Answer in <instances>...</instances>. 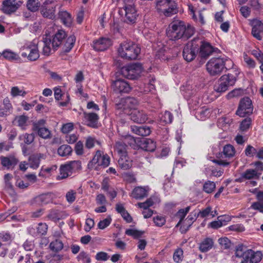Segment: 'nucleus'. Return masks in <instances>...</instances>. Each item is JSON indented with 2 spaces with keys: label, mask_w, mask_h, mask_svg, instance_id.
Returning a JSON list of instances; mask_svg holds the SVG:
<instances>
[{
  "label": "nucleus",
  "mask_w": 263,
  "mask_h": 263,
  "mask_svg": "<svg viewBox=\"0 0 263 263\" xmlns=\"http://www.w3.org/2000/svg\"><path fill=\"white\" fill-rule=\"evenodd\" d=\"M194 32L195 29L193 26L180 21L172 22L166 31L167 37L172 41L179 39L186 40L190 38Z\"/></svg>",
  "instance_id": "f257e3e1"
},
{
  "label": "nucleus",
  "mask_w": 263,
  "mask_h": 263,
  "mask_svg": "<svg viewBox=\"0 0 263 263\" xmlns=\"http://www.w3.org/2000/svg\"><path fill=\"white\" fill-rule=\"evenodd\" d=\"M233 65L231 60L228 58H212L206 63V69L211 76L220 74L224 68H230Z\"/></svg>",
  "instance_id": "f03ea898"
},
{
  "label": "nucleus",
  "mask_w": 263,
  "mask_h": 263,
  "mask_svg": "<svg viewBox=\"0 0 263 263\" xmlns=\"http://www.w3.org/2000/svg\"><path fill=\"white\" fill-rule=\"evenodd\" d=\"M141 49L137 44L132 41H124L120 44L118 49L119 55L123 59L136 60L140 53Z\"/></svg>",
  "instance_id": "7ed1b4c3"
},
{
  "label": "nucleus",
  "mask_w": 263,
  "mask_h": 263,
  "mask_svg": "<svg viewBox=\"0 0 263 263\" xmlns=\"http://www.w3.org/2000/svg\"><path fill=\"white\" fill-rule=\"evenodd\" d=\"M239 73L238 70H234L233 73L223 75L218 80L217 84L215 85L214 90L218 92H225L229 86L235 84Z\"/></svg>",
  "instance_id": "20e7f679"
},
{
  "label": "nucleus",
  "mask_w": 263,
  "mask_h": 263,
  "mask_svg": "<svg viewBox=\"0 0 263 263\" xmlns=\"http://www.w3.org/2000/svg\"><path fill=\"white\" fill-rule=\"evenodd\" d=\"M156 9L159 13L166 17L171 16L178 12L174 0H156Z\"/></svg>",
  "instance_id": "39448f33"
},
{
  "label": "nucleus",
  "mask_w": 263,
  "mask_h": 263,
  "mask_svg": "<svg viewBox=\"0 0 263 263\" xmlns=\"http://www.w3.org/2000/svg\"><path fill=\"white\" fill-rule=\"evenodd\" d=\"M143 68L140 63H133L122 67L119 73L124 77L130 80L138 79L142 71Z\"/></svg>",
  "instance_id": "423d86ee"
},
{
  "label": "nucleus",
  "mask_w": 263,
  "mask_h": 263,
  "mask_svg": "<svg viewBox=\"0 0 263 263\" xmlns=\"http://www.w3.org/2000/svg\"><path fill=\"white\" fill-rule=\"evenodd\" d=\"M21 55L30 61H35L37 60L40 57L37 42L33 40L24 46L22 48Z\"/></svg>",
  "instance_id": "0eeeda50"
},
{
  "label": "nucleus",
  "mask_w": 263,
  "mask_h": 263,
  "mask_svg": "<svg viewBox=\"0 0 263 263\" xmlns=\"http://www.w3.org/2000/svg\"><path fill=\"white\" fill-rule=\"evenodd\" d=\"M81 168V162L80 161H71L68 163L62 165L60 168V174L57 179L60 180L65 179L70 176L73 172L78 171Z\"/></svg>",
  "instance_id": "6e6552de"
},
{
  "label": "nucleus",
  "mask_w": 263,
  "mask_h": 263,
  "mask_svg": "<svg viewBox=\"0 0 263 263\" xmlns=\"http://www.w3.org/2000/svg\"><path fill=\"white\" fill-rule=\"evenodd\" d=\"M260 177L259 174L257 173L253 168H249L241 174L238 180L239 182L246 181V184L251 186H255L257 184V181L259 179Z\"/></svg>",
  "instance_id": "1a4fd4ad"
},
{
  "label": "nucleus",
  "mask_w": 263,
  "mask_h": 263,
  "mask_svg": "<svg viewBox=\"0 0 263 263\" xmlns=\"http://www.w3.org/2000/svg\"><path fill=\"white\" fill-rule=\"evenodd\" d=\"M57 6V2L55 0H45L41 6V13L44 17L53 19Z\"/></svg>",
  "instance_id": "9d476101"
},
{
  "label": "nucleus",
  "mask_w": 263,
  "mask_h": 263,
  "mask_svg": "<svg viewBox=\"0 0 263 263\" xmlns=\"http://www.w3.org/2000/svg\"><path fill=\"white\" fill-rule=\"evenodd\" d=\"M138 102L134 98L127 97L122 98L120 102L117 104V108L119 110H122L124 114L128 115L130 109H135L137 106Z\"/></svg>",
  "instance_id": "9b49d317"
},
{
  "label": "nucleus",
  "mask_w": 263,
  "mask_h": 263,
  "mask_svg": "<svg viewBox=\"0 0 263 263\" xmlns=\"http://www.w3.org/2000/svg\"><path fill=\"white\" fill-rule=\"evenodd\" d=\"M111 87L115 93L118 94L128 93L132 89L126 81L120 78L112 81Z\"/></svg>",
  "instance_id": "f8f14e48"
},
{
  "label": "nucleus",
  "mask_w": 263,
  "mask_h": 263,
  "mask_svg": "<svg viewBox=\"0 0 263 263\" xmlns=\"http://www.w3.org/2000/svg\"><path fill=\"white\" fill-rule=\"evenodd\" d=\"M253 112V106L251 100L248 97L241 99L239 102L238 108L236 112L238 116L243 117Z\"/></svg>",
  "instance_id": "ddd939ff"
},
{
  "label": "nucleus",
  "mask_w": 263,
  "mask_h": 263,
  "mask_svg": "<svg viewBox=\"0 0 263 263\" xmlns=\"http://www.w3.org/2000/svg\"><path fill=\"white\" fill-rule=\"evenodd\" d=\"M22 2L16 0H5L2 5V11L6 14L14 13L21 6Z\"/></svg>",
  "instance_id": "4468645a"
},
{
  "label": "nucleus",
  "mask_w": 263,
  "mask_h": 263,
  "mask_svg": "<svg viewBox=\"0 0 263 263\" xmlns=\"http://www.w3.org/2000/svg\"><path fill=\"white\" fill-rule=\"evenodd\" d=\"M112 44L111 40L107 37H101L93 41L92 47L98 51H103L108 49Z\"/></svg>",
  "instance_id": "2eb2a0df"
},
{
  "label": "nucleus",
  "mask_w": 263,
  "mask_h": 263,
  "mask_svg": "<svg viewBox=\"0 0 263 263\" xmlns=\"http://www.w3.org/2000/svg\"><path fill=\"white\" fill-rule=\"evenodd\" d=\"M198 48L194 46L193 43L186 45L183 50V57L187 62H191L196 57Z\"/></svg>",
  "instance_id": "dca6fc26"
},
{
  "label": "nucleus",
  "mask_w": 263,
  "mask_h": 263,
  "mask_svg": "<svg viewBox=\"0 0 263 263\" xmlns=\"http://www.w3.org/2000/svg\"><path fill=\"white\" fill-rule=\"evenodd\" d=\"M99 119V116L96 113L86 112L83 113V121L84 124L89 127L97 128L98 127Z\"/></svg>",
  "instance_id": "f3484780"
},
{
  "label": "nucleus",
  "mask_w": 263,
  "mask_h": 263,
  "mask_svg": "<svg viewBox=\"0 0 263 263\" xmlns=\"http://www.w3.org/2000/svg\"><path fill=\"white\" fill-rule=\"evenodd\" d=\"M130 116L132 120L138 123H143L147 120V116L143 110L134 109L130 113Z\"/></svg>",
  "instance_id": "a211bd4d"
},
{
  "label": "nucleus",
  "mask_w": 263,
  "mask_h": 263,
  "mask_svg": "<svg viewBox=\"0 0 263 263\" xmlns=\"http://www.w3.org/2000/svg\"><path fill=\"white\" fill-rule=\"evenodd\" d=\"M66 36V32L63 30H59L53 36L51 40L52 47L56 50L62 45L63 40Z\"/></svg>",
  "instance_id": "6ab92c4d"
},
{
  "label": "nucleus",
  "mask_w": 263,
  "mask_h": 263,
  "mask_svg": "<svg viewBox=\"0 0 263 263\" xmlns=\"http://www.w3.org/2000/svg\"><path fill=\"white\" fill-rule=\"evenodd\" d=\"M124 10L125 16V21L128 24L135 23L138 16L135 8H124Z\"/></svg>",
  "instance_id": "aec40b11"
},
{
  "label": "nucleus",
  "mask_w": 263,
  "mask_h": 263,
  "mask_svg": "<svg viewBox=\"0 0 263 263\" xmlns=\"http://www.w3.org/2000/svg\"><path fill=\"white\" fill-rule=\"evenodd\" d=\"M263 32V23L260 21L255 20L253 21V28L252 30V34L254 37L258 40L262 39L260 33Z\"/></svg>",
  "instance_id": "412c9836"
},
{
  "label": "nucleus",
  "mask_w": 263,
  "mask_h": 263,
  "mask_svg": "<svg viewBox=\"0 0 263 263\" xmlns=\"http://www.w3.org/2000/svg\"><path fill=\"white\" fill-rule=\"evenodd\" d=\"M13 123L15 125L19 126L22 129L26 130L29 125L30 121L29 117L25 115L16 116L14 119Z\"/></svg>",
  "instance_id": "4be33fe9"
},
{
  "label": "nucleus",
  "mask_w": 263,
  "mask_h": 263,
  "mask_svg": "<svg viewBox=\"0 0 263 263\" xmlns=\"http://www.w3.org/2000/svg\"><path fill=\"white\" fill-rule=\"evenodd\" d=\"M118 162V166L123 170L130 168L133 165V160L128 155L120 156Z\"/></svg>",
  "instance_id": "5701e85b"
},
{
  "label": "nucleus",
  "mask_w": 263,
  "mask_h": 263,
  "mask_svg": "<svg viewBox=\"0 0 263 263\" xmlns=\"http://www.w3.org/2000/svg\"><path fill=\"white\" fill-rule=\"evenodd\" d=\"M102 154V152L101 151L98 150L96 152L92 159L88 163L87 166L89 170H98L99 169V167L101 166L100 165V159Z\"/></svg>",
  "instance_id": "b1692460"
},
{
  "label": "nucleus",
  "mask_w": 263,
  "mask_h": 263,
  "mask_svg": "<svg viewBox=\"0 0 263 263\" xmlns=\"http://www.w3.org/2000/svg\"><path fill=\"white\" fill-rule=\"evenodd\" d=\"M248 254V257L246 261L250 263H258L262 258V253L260 251L254 252L251 249H249Z\"/></svg>",
  "instance_id": "393cba45"
},
{
  "label": "nucleus",
  "mask_w": 263,
  "mask_h": 263,
  "mask_svg": "<svg viewBox=\"0 0 263 263\" xmlns=\"http://www.w3.org/2000/svg\"><path fill=\"white\" fill-rule=\"evenodd\" d=\"M53 199V194L51 193H48L36 197L35 201L39 204L44 205L51 202Z\"/></svg>",
  "instance_id": "a878e982"
},
{
  "label": "nucleus",
  "mask_w": 263,
  "mask_h": 263,
  "mask_svg": "<svg viewBox=\"0 0 263 263\" xmlns=\"http://www.w3.org/2000/svg\"><path fill=\"white\" fill-rule=\"evenodd\" d=\"M249 251V249L243 245H239L237 246L235 249V255L233 256L238 258H242L243 260H246L247 257H248V253Z\"/></svg>",
  "instance_id": "bb28decb"
},
{
  "label": "nucleus",
  "mask_w": 263,
  "mask_h": 263,
  "mask_svg": "<svg viewBox=\"0 0 263 263\" xmlns=\"http://www.w3.org/2000/svg\"><path fill=\"white\" fill-rule=\"evenodd\" d=\"M132 131L139 136H147L151 133V128L146 126H131Z\"/></svg>",
  "instance_id": "cd10ccee"
},
{
  "label": "nucleus",
  "mask_w": 263,
  "mask_h": 263,
  "mask_svg": "<svg viewBox=\"0 0 263 263\" xmlns=\"http://www.w3.org/2000/svg\"><path fill=\"white\" fill-rule=\"evenodd\" d=\"M148 195V190L145 187L138 186L135 187L132 193V196L137 199H141Z\"/></svg>",
  "instance_id": "c85d7f7f"
},
{
  "label": "nucleus",
  "mask_w": 263,
  "mask_h": 263,
  "mask_svg": "<svg viewBox=\"0 0 263 263\" xmlns=\"http://www.w3.org/2000/svg\"><path fill=\"white\" fill-rule=\"evenodd\" d=\"M198 215L196 213H191L185 219V221L183 225L181 227L180 229L182 233H185L193 223L194 221L197 219Z\"/></svg>",
  "instance_id": "c756f323"
},
{
  "label": "nucleus",
  "mask_w": 263,
  "mask_h": 263,
  "mask_svg": "<svg viewBox=\"0 0 263 263\" xmlns=\"http://www.w3.org/2000/svg\"><path fill=\"white\" fill-rule=\"evenodd\" d=\"M213 52L212 46L207 42H202L200 48V54L202 58L209 57Z\"/></svg>",
  "instance_id": "7c9ffc66"
},
{
  "label": "nucleus",
  "mask_w": 263,
  "mask_h": 263,
  "mask_svg": "<svg viewBox=\"0 0 263 263\" xmlns=\"http://www.w3.org/2000/svg\"><path fill=\"white\" fill-rule=\"evenodd\" d=\"M141 147L145 151L153 152L156 147L155 142L151 139H145L141 142Z\"/></svg>",
  "instance_id": "2f4dec72"
},
{
  "label": "nucleus",
  "mask_w": 263,
  "mask_h": 263,
  "mask_svg": "<svg viewBox=\"0 0 263 263\" xmlns=\"http://www.w3.org/2000/svg\"><path fill=\"white\" fill-rule=\"evenodd\" d=\"M76 42V37L74 35H70L67 38L66 42L63 45L62 52H69L73 48Z\"/></svg>",
  "instance_id": "473e14b6"
},
{
  "label": "nucleus",
  "mask_w": 263,
  "mask_h": 263,
  "mask_svg": "<svg viewBox=\"0 0 263 263\" xmlns=\"http://www.w3.org/2000/svg\"><path fill=\"white\" fill-rule=\"evenodd\" d=\"M114 148L119 157L127 155V146L123 141L116 142Z\"/></svg>",
  "instance_id": "72a5a7b5"
},
{
  "label": "nucleus",
  "mask_w": 263,
  "mask_h": 263,
  "mask_svg": "<svg viewBox=\"0 0 263 263\" xmlns=\"http://www.w3.org/2000/svg\"><path fill=\"white\" fill-rule=\"evenodd\" d=\"M59 16L62 23L66 26H70L72 22L71 14L66 11H60Z\"/></svg>",
  "instance_id": "f704fd0d"
},
{
  "label": "nucleus",
  "mask_w": 263,
  "mask_h": 263,
  "mask_svg": "<svg viewBox=\"0 0 263 263\" xmlns=\"http://www.w3.org/2000/svg\"><path fill=\"white\" fill-rule=\"evenodd\" d=\"M211 109L206 107H203L197 109L195 116L197 119L204 120L210 116Z\"/></svg>",
  "instance_id": "c9c22d12"
},
{
  "label": "nucleus",
  "mask_w": 263,
  "mask_h": 263,
  "mask_svg": "<svg viewBox=\"0 0 263 263\" xmlns=\"http://www.w3.org/2000/svg\"><path fill=\"white\" fill-rule=\"evenodd\" d=\"M213 243V241L211 238H206L200 243L199 250L202 252H206L212 249Z\"/></svg>",
  "instance_id": "e433bc0d"
},
{
  "label": "nucleus",
  "mask_w": 263,
  "mask_h": 263,
  "mask_svg": "<svg viewBox=\"0 0 263 263\" xmlns=\"http://www.w3.org/2000/svg\"><path fill=\"white\" fill-rule=\"evenodd\" d=\"M0 159L2 165L7 168L16 165L18 162L17 160L13 157H1Z\"/></svg>",
  "instance_id": "4c0bfd02"
},
{
  "label": "nucleus",
  "mask_w": 263,
  "mask_h": 263,
  "mask_svg": "<svg viewBox=\"0 0 263 263\" xmlns=\"http://www.w3.org/2000/svg\"><path fill=\"white\" fill-rule=\"evenodd\" d=\"M64 248V244L59 239H55L51 241L49 244L50 249L53 252L58 253L61 251Z\"/></svg>",
  "instance_id": "58836bf2"
},
{
  "label": "nucleus",
  "mask_w": 263,
  "mask_h": 263,
  "mask_svg": "<svg viewBox=\"0 0 263 263\" xmlns=\"http://www.w3.org/2000/svg\"><path fill=\"white\" fill-rule=\"evenodd\" d=\"M72 148L68 145H62L58 149V154L61 157H66L71 154Z\"/></svg>",
  "instance_id": "ea45409f"
},
{
  "label": "nucleus",
  "mask_w": 263,
  "mask_h": 263,
  "mask_svg": "<svg viewBox=\"0 0 263 263\" xmlns=\"http://www.w3.org/2000/svg\"><path fill=\"white\" fill-rule=\"evenodd\" d=\"M222 154L226 158H232L235 154V149L233 145L230 144H227L223 147Z\"/></svg>",
  "instance_id": "a19ab883"
},
{
  "label": "nucleus",
  "mask_w": 263,
  "mask_h": 263,
  "mask_svg": "<svg viewBox=\"0 0 263 263\" xmlns=\"http://www.w3.org/2000/svg\"><path fill=\"white\" fill-rule=\"evenodd\" d=\"M19 140L25 144H31L34 140V134L33 133H25L21 135L18 137Z\"/></svg>",
  "instance_id": "79ce46f5"
},
{
  "label": "nucleus",
  "mask_w": 263,
  "mask_h": 263,
  "mask_svg": "<svg viewBox=\"0 0 263 263\" xmlns=\"http://www.w3.org/2000/svg\"><path fill=\"white\" fill-rule=\"evenodd\" d=\"M2 55L6 59L10 61L18 60L20 59L17 53L8 49L4 50L2 53Z\"/></svg>",
  "instance_id": "37998d69"
},
{
  "label": "nucleus",
  "mask_w": 263,
  "mask_h": 263,
  "mask_svg": "<svg viewBox=\"0 0 263 263\" xmlns=\"http://www.w3.org/2000/svg\"><path fill=\"white\" fill-rule=\"evenodd\" d=\"M43 46L42 53L44 55H49L51 53V40L47 37L43 39Z\"/></svg>",
  "instance_id": "c03bdc74"
},
{
  "label": "nucleus",
  "mask_w": 263,
  "mask_h": 263,
  "mask_svg": "<svg viewBox=\"0 0 263 263\" xmlns=\"http://www.w3.org/2000/svg\"><path fill=\"white\" fill-rule=\"evenodd\" d=\"M40 137L44 139H49L52 137L51 131L46 127H43L35 130Z\"/></svg>",
  "instance_id": "a18cd8bd"
},
{
  "label": "nucleus",
  "mask_w": 263,
  "mask_h": 263,
  "mask_svg": "<svg viewBox=\"0 0 263 263\" xmlns=\"http://www.w3.org/2000/svg\"><path fill=\"white\" fill-rule=\"evenodd\" d=\"M28 160L29 165L30 167L33 169H36L39 167L40 163V159L37 156H30Z\"/></svg>",
  "instance_id": "49530a36"
},
{
  "label": "nucleus",
  "mask_w": 263,
  "mask_h": 263,
  "mask_svg": "<svg viewBox=\"0 0 263 263\" xmlns=\"http://www.w3.org/2000/svg\"><path fill=\"white\" fill-rule=\"evenodd\" d=\"M216 187L215 183L211 181L205 182L203 185V190L206 193L210 194L212 193Z\"/></svg>",
  "instance_id": "de8ad7c7"
},
{
  "label": "nucleus",
  "mask_w": 263,
  "mask_h": 263,
  "mask_svg": "<svg viewBox=\"0 0 263 263\" xmlns=\"http://www.w3.org/2000/svg\"><path fill=\"white\" fill-rule=\"evenodd\" d=\"M252 120L250 118H246L243 119L240 124L239 129L241 132H246L250 127Z\"/></svg>",
  "instance_id": "09e8293b"
},
{
  "label": "nucleus",
  "mask_w": 263,
  "mask_h": 263,
  "mask_svg": "<svg viewBox=\"0 0 263 263\" xmlns=\"http://www.w3.org/2000/svg\"><path fill=\"white\" fill-rule=\"evenodd\" d=\"M10 93L13 97L17 96L24 97L27 94V92L23 89H20L17 86H14L11 88Z\"/></svg>",
  "instance_id": "8fccbe9b"
},
{
  "label": "nucleus",
  "mask_w": 263,
  "mask_h": 263,
  "mask_svg": "<svg viewBox=\"0 0 263 263\" xmlns=\"http://www.w3.org/2000/svg\"><path fill=\"white\" fill-rule=\"evenodd\" d=\"M40 6L38 0H28L27 7L29 10L31 11H36Z\"/></svg>",
  "instance_id": "3c124183"
},
{
  "label": "nucleus",
  "mask_w": 263,
  "mask_h": 263,
  "mask_svg": "<svg viewBox=\"0 0 263 263\" xmlns=\"http://www.w3.org/2000/svg\"><path fill=\"white\" fill-rule=\"evenodd\" d=\"M190 210V206H187L185 209L180 210L177 213L176 216L180 218V220L177 224L176 227H178L181 223L183 218L186 216V214L189 212Z\"/></svg>",
  "instance_id": "603ef678"
},
{
  "label": "nucleus",
  "mask_w": 263,
  "mask_h": 263,
  "mask_svg": "<svg viewBox=\"0 0 263 263\" xmlns=\"http://www.w3.org/2000/svg\"><path fill=\"white\" fill-rule=\"evenodd\" d=\"M173 118L172 114L170 112L166 111L160 117V121L164 124L171 123L173 121Z\"/></svg>",
  "instance_id": "864d4df0"
},
{
  "label": "nucleus",
  "mask_w": 263,
  "mask_h": 263,
  "mask_svg": "<svg viewBox=\"0 0 263 263\" xmlns=\"http://www.w3.org/2000/svg\"><path fill=\"white\" fill-rule=\"evenodd\" d=\"M153 221L157 227H162L166 222L165 217L162 215H157L153 217Z\"/></svg>",
  "instance_id": "5fc2aeb1"
},
{
  "label": "nucleus",
  "mask_w": 263,
  "mask_h": 263,
  "mask_svg": "<svg viewBox=\"0 0 263 263\" xmlns=\"http://www.w3.org/2000/svg\"><path fill=\"white\" fill-rule=\"evenodd\" d=\"M183 258V251L180 248L175 250L173 254V259L176 262H179Z\"/></svg>",
  "instance_id": "6e6d98bb"
},
{
  "label": "nucleus",
  "mask_w": 263,
  "mask_h": 263,
  "mask_svg": "<svg viewBox=\"0 0 263 263\" xmlns=\"http://www.w3.org/2000/svg\"><path fill=\"white\" fill-rule=\"evenodd\" d=\"M125 234L128 236H133L134 238H138L141 237L143 233L134 229H127Z\"/></svg>",
  "instance_id": "4d7b16f0"
},
{
  "label": "nucleus",
  "mask_w": 263,
  "mask_h": 263,
  "mask_svg": "<svg viewBox=\"0 0 263 263\" xmlns=\"http://www.w3.org/2000/svg\"><path fill=\"white\" fill-rule=\"evenodd\" d=\"M48 229L47 225L45 223H40L36 228L37 233L39 235H45Z\"/></svg>",
  "instance_id": "13d9d810"
},
{
  "label": "nucleus",
  "mask_w": 263,
  "mask_h": 263,
  "mask_svg": "<svg viewBox=\"0 0 263 263\" xmlns=\"http://www.w3.org/2000/svg\"><path fill=\"white\" fill-rule=\"evenodd\" d=\"M218 242L221 247L224 249H228L231 247V241L227 237L220 238L218 239Z\"/></svg>",
  "instance_id": "bf43d9fd"
},
{
  "label": "nucleus",
  "mask_w": 263,
  "mask_h": 263,
  "mask_svg": "<svg viewBox=\"0 0 263 263\" xmlns=\"http://www.w3.org/2000/svg\"><path fill=\"white\" fill-rule=\"evenodd\" d=\"M78 258L84 263H90L91 262V259L89 255L84 251L81 252L78 256Z\"/></svg>",
  "instance_id": "052dcab7"
},
{
  "label": "nucleus",
  "mask_w": 263,
  "mask_h": 263,
  "mask_svg": "<svg viewBox=\"0 0 263 263\" xmlns=\"http://www.w3.org/2000/svg\"><path fill=\"white\" fill-rule=\"evenodd\" d=\"M111 221V218L110 217H108L99 222L98 224V228L103 230L108 227L110 224Z\"/></svg>",
  "instance_id": "680f3d73"
},
{
  "label": "nucleus",
  "mask_w": 263,
  "mask_h": 263,
  "mask_svg": "<svg viewBox=\"0 0 263 263\" xmlns=\"http://www.w3.org/2000/svg\"><path fill=\"white\" fill-rule=\"evenodd\" d=\"M100 159H101V162H100L101 166L106 167L108 166L110 163V158L107 154L103 155L102 154Z\"/></svg>",
  "instance_id": "e2e57ef3"
},
{
  "label": "nucleus",
  "mask_w": 263,
  "mask_h": 263,
  "mask_svg": "<svg viewBox=\"0 0 263 263\" xmlns=\"http://www.w3.org/2000/svg\"><path fill=\"white\" fill-rule=\"evenodd\" d=\"M77 89L76 91V93L77 95L81 98H84L85 99H87L88 98V95L83 92L82 86L81 84H77Z\"/></svg>",
  "instance_id": "0e129e2a"
},
{
  "label": "nucleus",
  "mask_w": 263,
  "mask_h": 263,
  "mask_svg": "<svg viewBox=\"0 0 263 263\" xmlns=\"http://www.w3.org/2000/svg\"><path fill=\"white\" fill-rule=\"evenodd\" d=\"M125 144H128L130 146H134L136 144V139L130 135H127L123 138V141Z\"/></svg>",
  "instance_id": "69168bd1"
},
{
  "label": "nucleus",
  "mask_w": 263,
  "mask_h": 263,
  "mask_svg": "<svg viewBox=\"0 0 263 263\" xmlns=\"http://www.w3.org/2000/svg\"><path fill=\"white\" fill-rule=\"evenodd\" d=\"M229 229L231 231L239 232H243L245 230L244 226L242 224L239 223H237L230 226L229 227Z\"/></svg>",
  "instance_id": "338daca9"
},
{
  "label": "nucleus",
  "mask_w": 263,
  "mask_h": 263,
  "mask_svg": "<svg viewBox=\"0 0 263 263\" xmlns=\"http://www.w3.org/2000/svg\"><path fill=\"white\" fill-rule=\"evenodd\" d=\"M154 204V202L153 201L151 198H149L146 200V201L144 202H139L138 203V205L140 208H143L144 209H148L149 207L152 206Z\"/></svg>",
  "instance_id": "774afa93"
}]
</instances>
